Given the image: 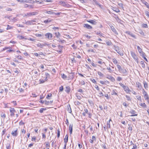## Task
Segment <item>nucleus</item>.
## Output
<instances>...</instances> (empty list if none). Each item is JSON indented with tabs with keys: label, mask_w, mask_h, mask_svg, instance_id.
<instances>
[{
	"label": "nucleus",
	"mask_w": 149,
	"mask_h": 149,
	"mask_svg": "<svg viewBox=\"0 0 149 149\" xmlns=\"http://www.w3.org/2000/svg\"><path fill=\"white\" fill-rule=\"evenodd\" d=\"M74 104L76 105H80L81 104V103L78 101H75L74 102Z\"/></svg>",
	"instance_id": "40"
},
{
	"label": "nucleus",
	"mask_w": 149,
	"mask_h": 149,
	"mask_svg": "<svg viewBox=\"0 0 149 149\" xmlns=\"http://www.w3.org/2000/svg\"><path fill=\"white\" fill-rule=\"evenodd\" d=\"M125 97L127 98V100L129 101H131V99L130 96H127V95H126Z\"/></svg>",
	"instance_id": "43"
},
{
	"label": "nucleus",
	"mask_w": 149,
	"mask_h": 149,
	"mask_svg": "<svg viewBox=\"0 0 149 149\" xmlns=\"http://www.w3.org/2000/svg\"><path fill=\"white\" fill-rule=\"evenodd\" d=\"M142 27L143 28H146L147 27V25L146 24H143L142 25Z\"/></svg>",
	"instance_id": "62"
},
{
	"label": "nucleus",
	"mask_w": 149,
	"mask_h": 149,
	"mask_svg": "<svg viewBox=\"0 0 149 149\" xmlns=\"http://www.w3.org/2000/svg\"><path fill=\"white\" fill-rule=\"evenodd\" d=\"M17 129L15 130H13L11 134L14 136H17L18 135Z\"/></svg>",
	"instance_id": "7"
},
{
	"label": "nucleus",
	"mask_w": 149,
	"mask_h": 149,
	"mask_svg": "<svg viewBox=\"0 0 149 149\" xmlns=\"http://www.w3.org/2000/svg\"><path fill=\"white\" fill-rule=\"evenodd\" d=\"M129 126L128 127V130L129 131H130V132H131V131L132 130V127L131 125H128Z\"/></svg>",
	"instance_id": "47"
},
{
	"label": "nucleus",
	"mask_w": 149,
	"mask_h": 149,
	"mask_svg": "<svg viewBox=\"0 0 149 149\" xmlns=\"http://www.w3.org/2000/svg\"><path fill=\"white\" fill-rule=\"evenodd\" d=\"M107 69L109 70V72L110 73H111L112 72V70L111 69L110 67H108L107 68Z\"/></svg>",
	"instance_id": "48"
},
{
	"label": "nucleus",
	"mask_w": 149,
	"mask_h": 149,
	"mask_svg": "<svg viewBox=\"0 0 149 149\" xmlns=\"http://www.w3.org/2000/svg\"><path fill=\"white\" fill-rule=\"evenodd\" d=\"M97 74L99 76L102 77H103L104 75L103 74L100 72H97Z\"/></svg>",
	"instance_id": "45"
},
{
	"label": "nucleus",
	"mask_w": 149,
	"mask_h": 149,
	"mask_svg": "<svg viewBox=\"0 0 149 149\" xmlns=\"http://www.w3.org/2000/svg\"><path fill=\"white\" fill-rule=\"evenodd\" d=\"M10 116L11 117H13L15 115V111L14 108L11 107H10Z\"/></svg>",
	"instance_id": "3"
},
{
	"label": "nucleus",
	"mask_w": 149,
	"mask_h": 149,
	"mask_svg": "<svg viewBox=\"0 0 149 149\" xmlns=\"http://www.w3.org/2000/svg\"><path fill=\"white\" fill-rule=\"evenodd\" d=\"M140 105L141 106H142L143 107L145 108L146 107V105L145 104V103H141L140 104Z\"/></svg>",
	"instance_id": "36"
},
{
	"label": "nucleus",
	"mask_w": 149,
	"mask_h": 149,
	"mask_svg": "<svg viewBox=\"0 0 149 149\" xmlns=\"http://www.w3.org/2000/svg\"><path fill=\"white\" fill-rule=\"evenodd\" d=\"M66 88L65 91L67 93H69L70 91V89L69 87L68 86H66Z\"/></svg>",
	"instance_id": "27"
},
{
	"label": "nucleus",
	"mask_w": 149,
	"mask_h": 149,
	"mask_svg": "<svg viewBox=\"0 0 149 149\" xmlns=\"http://www.w3.org/2000/svg\"><path fill=\"white\" fill-rule=\"evenodd\" d=\"M45 38L49 39H51L52 37V35L50 33H47L45 35Z\"/></svg>",
	"instance_id": "5"
},
{
	"label": "nucleus",
	"mask_w": 149,
	"mask_h": 149,
	"mask_svg": "<svg viewBox=\"0 0 149 149\" xmlns=\"http://www.w3.org/2000/svg\"><path fill=\"white\" fill-rule=\"evenodd\" d=\"M39 68H40V69H41V70H39V71L40 72L41 71L42 72H43L44 70V66L42 64L40 66H39Z\"/></svg>",
	"instance_id": "18"
},
{
	"label": "nucleus",
	"mask_w": 149,
	"mask_h": 149,
	"mask_svg": "<svg viewBox=\"0 0 149 149\" xmlns=\"http://www.w3.org/2000/svg\"><path fill=\"white\" fill-rule=\"evenodd\" d=\"M55 35L58 38H59L60 36V34L58 32L55 33Z\"/></svg>",
	"instance_id": "33"
},
{
	"label": "nucleus",
	"mask_w": 149,
	"mask_h": 149,
	"mask_svg": "<svg viewBox=\"0 0 149 149\" xmlns=\"http://www.w3.org/2000/svg\"><path fill=\"white\" fill-rule=\"evenodd\" d=\"M83 36L86 37L88 39H90L91 38V36H88L87 34H84Z\"/></svg>",
	"instance_id": "39"
},
{
	"label": "nucleus",
	"mask_w": 149,
	"mask_h": 149,
	"mask_svg": "<svg viewBox=\"0 0 149 149\" xmlns=\"http://www.w3.org/2000/svg\"><path fill=\"white\" fill-rule=\"evenodd\" d=\"M62 78L64 79H66L67 77L64 74H61Z\"/></svg>",
	"instance_id": "28"
},
{
	"label": "nucleus",
	"mask_w": 149,
	"mask_h": 149,
	"mask_svg": "<svg viewBox=\"0 0 149 149\" xmlns=\"http://www.w3.org/2000/svg\"><path fill=\"white\" fill-rule=\"evenodd\" d=\"M53 102V100L47 101L46 100L45 101V104L46 105H49L50 104H51Z\"/></svg>",
	"instance_id": "19"
},
{
	"label": "nucleus",
	"mask_w": 149,
	"mask_h": 149,
	"mask_svg": "<svg viewBox=\"0 0 149 149\" xmlns=\"http://www.w3.org/2000/svg\"><path fill=\"white\" fill-rule=\"evenodd\" d=\"M137 49L139 51V52L140 53H141L142 51V50L141 48L139 46H137Z\"/></svg>",
	"instance_id": "46"
},
{
	"label": "nucleus",
	"mask_w": 149,
	"mask_h": 149,
	"mask_svg": "<svg viewBox=\"0 0 149 149\" xmlns=\"http://www.w3.org/2000/svg\"><path fill=\"white\" fill-rule=\"evenodd\" d=\"M72 126H73L72 124H70V126H69V130H70V134H71L72 133Z\"/></svg>",
	"instance_id": "15"
},
{
	"label": "nucleus",
	"mask_w": 149,
	"mask_h": 149,
	"mask_svg": "<svg viewBox=\"0 0 149 149\" xmlns=\"http://www.w3.org/2000/svg\"><path fill=\"white\" fill-rule=\"evenodd\" d=\"M45 45L44 44H41L40 43H38V47H42L43 46H44Z\"/></svg>",
	"instance_id": "42"
},
{
	"label": "nucleus",
	"mask_w": 149,
	"mask_h": 149,
	"mask_svg": "<svg viewBox=\"0 0 149 149\" xmlns=\"http://www.w3.org/2000/svg\"><path fill=\"white\" fill-rule=\"evenodd\" d=\"M76 96L77 97V99H78L79 100H80L81 98V97L80 96L78 95L77 94H76Z\"/></svg>",
	"instance_id": "56"
},
{
	"label": "nucleus",
	"mask_w": 149,
	"mask_h": 149,
	"mask_svg": "<svg viewBox=\"0 0 149 149\" xmlns=\"http://www.w3.org/2000/svg\"><path fill=\"white\" fill-rule=\"evenodd\" d=\"M35 22L34 21H33V20L31 21H29L27 22V24H29V25H32V24L33 25V24H35Z\"/></svg>",
	"instance_id": "17"
},
{
	"label": "nucleus",
	"mask_w": 149,
	"mask_h": 149,
	"mask_svg": "<svg viewBox=\"0 0 149 149\" xmlns=\"http://www.w3.org/2000/svg\"><path fill=\"white\" fill-rule=\"evenodd\" d=\"M144 98L145 100H146L148 98H149V97L148 94L146 95H144Z\"/></svg>",
	"instance_id": "53"
},
{
	"label": "nucleus",
	"mask_w": 149,
	"mask_h": 149,
	"mask_svg": "<svg viewBox=\"0 0 149 149\" xmlns=\"http://www.w3.org/2000/svg\"><path fill=\"white\" fill-rule=\"evenodd\" d=\"M141 1L142 3L146 6L148 8H149V5L148 3L144 0H141Z\"/></svg>",
	"instance_id": "10"
},
{
	"label": "nucleus",
	"mask_w": 149,
	"mask_h": 149,
	"mask_svg": "<svg viewBox=\"0 0 149 149\" xmlns=\"http://www.w3.org/2000/svg\"><path fill=\"white\" fill-rule=\"evenodd\" d=\"M17 1L18 2H19L21 3H28L29 1L27 0H17Z\"/></svg>",
	"instance_id": "22"
},
{
	"label": "nucleus",
	"mask_w": 149,
	"mask_h": 149,
	"mask_svg": "<svg viewBox=\"0 0 149 149\" xmlns=\"http://www.w3.org/2000/svg\"><path fill=\"white\" fill-rule=\"evenodd\" d=\"M130 53L132 57L135 60V61H137V57L136 55L135 54V53L134 52H132V51H131L130 52Z\"/></svg>",
	"instance_id": "6"
},
{
	"label": "nucleus",
	"mask_w": 149,
	"mask_h": 149,
	"mask_svg": "<svg viewBox=\"0 0 149 149\" xmlns=\"http://www.w3.org/2000/svg\"><path fill=\"white\" fill-rule=\"evenodd\" d=\"M112 31L116 34H118L117 31H116L115 29H111Z\"/></svg>",
	"instance_id": "32"
},
{
	"label": "nucleus",
	"mask_w": 149,
	"mask_h": 149,
	"mask_svg": "<svg viewBox=\"0 0 149 149\" xmlns=\"http://www.w3.org/2000/svg\"><path fill=\"white\" fill-rule=\"evenodd\" d=\"M46 110V108H41L39 110V111L40 113H42L43 111Z\"/></svg>",
	"instance_id": "38"
},
{
	"label": "nucleus",
	"mask_w": 149,
	"mask_h": 149,
	"mask_svg": "<svg viewBox=\"0 0 149 149\" xmlns=\"http://www.w3.org/2000/svg\"><path fill=\"white\" fill-rule=\"evenodd\" d=\"M68 109L67 111L69 113H71L72 112V110L70 105V104H69V105L68 106Z\"/></svg>",
	"instance_id": "24"
},
{
	"label": "nucleus",
	"mask_w": 149,
	"mask_h": 149,
	"mask_svg": "<svg viewBox=\"0 0 149 149\" xmlns=\"http://www.w3.org/2000/svg\"><path fill=\"white\" fill-rule=\"evenodd\" d=\"M98 96L100 97H101L102 96H104V95L103 94V93L101 92H100L99 93V95H98Z\"/></svg>",
	"instance_id": "51"
},
{
	"label": "nucleus",
	"mask_w": 149,
	"mask_h": 149,
	"mask_svg": "<svg viewBox=\"0 0 149 149\" xmlns=\"http://www.w3.org/2000/svg\"><path fill=\"white\" fill-rule=\"evenodd\" d=\"M139 32L140 33L141 35H143L144 33L143 31L141 30H139Z\"/></svg>",
	"instance_id": "64"
},
{
	"label": "nucleus",
	"mask_w": 149,
	"mask_h": 149,
	"mask_svg": "<svg viewBox=\"0 0 149 149\" xmlns=\"http://www.w3.org/2000/svg\"><path fill=\"white\" fill-rule=\"evenodd\" d=\"M40 55H42L43 56H44V53H42V52H39V54H38V56H40Z\"/></svg>",
	"instance_id": "60"
},
{
	"label": "nucleus",
	"mask_w": 149,
	"mask_h": 149,
	"mask_svg": "<svg viewBox=\"0 0 149 149\" xmlns=\"http://www.w3.org/2000/svg\"><path fill=\"white\" fill-rule=\"evenodd\" d=\"M63 86H61L59 88V91H63Z\"/></svg>",
	"instance_id": "54"
},
{
	"label": "nucleus",
	"mask_w": 149,
	"mask_h": 149,
	"mask_svg": "<svg viewBox=\"0 0 149 149\" xmlns=\"http://www.w3.org/2000/svg\"><path fill=\"white\" fill-rule=\"evenodd\" d=\"M122 78L120 77H118L117 78V80L119 81H121L122 80Z\"/></svg>",
	"instance_id": "57"
},
{
	"label": "nucleus",
	"mask_w": 149,
	"mask_h": 149,
	"mask_svg": "<svg viewBox=\"0 0 149 149\" xmlns=\"http://www.w3.org/2000/svg\"><path fill=\"white\" fill-rule=\"evenodd\" d=\"M136 86L139 88H141L142 86L141 84L139 82H136Z\"/></svg>",
	"instance_id": "25"
},
{
	"label": "nucleus",
	"mask_w": 149,
	"mask_h": 149,
	"mask_svg": "<svg viewBox=\"0 0 149 149\" xmlns=\"http://www.w3.org/2000/svg\"><path fill=\"white\" fill-rule=\"evenodd\" d=\"M145 13L146 15L149 18V12L147 11H145Z\"/></svg>",
	"instance_id": "41"
},
{
	"label": "nucleus",
	"mask_w": 149,
	"mask_h": 149,
	"mask_svg": "<svg viewBox=\"0 0 149 149\" xmlns=\"http://www.w3.org/2000/svg\"><path fill=\"white\" fill-rule=\"evenodd\" d=\"M52 20L49 18H48L47 19L43 20V22L45 24H48Z\"/></svg>",
	"instance_id": "13"
},
{
	"label": "nucleus",
	"mask_w": 149,
	"mask_h": 149,
	"mask_svg": "<svg viewBox=\"0 0 149 149\" xmlns=\"http://www.w3.org/2000/svg\"><path fill=\"white\" fill-rule=\"evenodd\" d=\"M87 21L95 25L97 23L95 20H89Z\"/></svg>",
	"instance_id": "14"
},
{
	"label": "nucleus",
	"mask_w": 149,
	"mask_h": 149,
	"mask_svg": "<svg viewBox=\"0 0 149 149\" xmlns=\"http://www.w3.org/2000/svg\"><path fill=\"white\" fill-rule=\"evenodd\" d=\"M1 117H3L4 118H6V115L4 113H2L1 114Z\"/></svg>",
	"instance_id": "44"
},
{
	"label": "nucleus",
	"mask_w": 149,
	"mask_h": 149,
	"mask_svg": "<svg viewBox=\"0 0 149 149\" xmlns=\"http://www.w3.org/2000/svg\"><path fill=\"white\" fill-rule=\"evenodd\" d=\"M119 6L121 8H123V4L122 3H119L118 4Z\"/></svg>",
	"instance_id": "55"
},
{
	"label": "nucleus",
	"mask_w": 149,
	"mask_h": 149,
	"mask_svg": "<svg viewBox=\"0 0 149 149\" xmlns=\"http://www.w3.org/2000/svg\"><path fill=\"white\" fill-rule=\"evenodd\" d=\"M106 78L109 79H110L111 81L113 82L115 81L114 78L112 76L108 75Z\"/></svg>",
	"instance_id": "12"
},
{
	"label": "nucleus",
	"mask_w": 149,
	"mask_h": 149,
	"mask_svg": "<svg viewBox=\"0 0 149 149\" xmlns=\"http://www.w3.org/2000/svg\"><path fill=\"white\" fill-rule=\"evenodd\" d=\"M84 27H86L87 28H92V27L91 26L87 24H84Z\"/></svg>",
	"instance_id": "30"
},
{
	"label": "nucleus",
	"mask_w": 149,
	"mask_h": 149,
	"mask_svg": "<svg viewBox=\"0 0 149 149\" xmlns=\"http://www.w3.org/2000/svg\"><path fill=\"white\" fill-rule=\"evenodd\" d=\"M123 88L124 90L127 93H128L129 92H131V91L130 90L129 87L127 86H125Z\"/></svg>",
	"instance_id": "8"
},
{
	"label": "nucleus",
	"mask_w": 149,
	"mask_h": 149,
	"mask_svg": "<svg viewBox=\"0 0 149 149\" xmlns=\"http://www.w3.org/2000/svg\"><path fill=\"white\" fill-rule=\"evenodd\" d=\"M143 83L144 88H145L146 89L148 87L147 84V83L146 82L144 81Z\"/></svg>",
	"instance_id": "31"
},
{
	"label": "nucleus",
	"mask_w": 149,
	"mask_h": 149,
	"mask_svg": "<svg viewBox=\"0 0 149 149\" xmlns=\"http://www.w3.org/2000/svg\"><path fill=\"white\" fill-rule=\"evenodd\" d=\"M95 4L100 8H102V6L98 3L96 0H93Z\"/></svg>",
	"instance_id": "11"
},
{
	"label": "nucleus",
	"mask_w": 149,
	"mask_h": 149,
	"mask_svg": "<svg viewBox=\"0 0 149 149\" xmlns=\"http://www.w3.org/2000/svg\"><path fill=\"white\" fill-rule=\"evenodd\" d=\"M137 148V146L136 144H133V148L132 149H136Z\"/></svg>",
	"instance_id": "61"
},
{
	"label": "nucleus",
	"mask_w": 149,
	"mask_h": 149,
	"mask_svg": "<svg viewBox=\"0 0 149 149\" xmlns=\"http://www.w3.org/2000/svg\"><path fill=\"white\" fill-rule=\"evenodd\" d=\"M117 67L119 71L122 68L121 66L119 65H117Z\"/></svg>",
	"instance_id": "50"
},
{
	"label": "nucleus",
	"mask_w": 149,
	"mask_h": 149,
	"mask_svg": "<svg viewBox=\"0 0 149 149\" xmlns=\"http://www.w3.org/2000/svg\"><path fill=\"white\" fill-rule=\"evenodd\" d=\"M130 113L132 114V115L130 116H137L138 115L137 114H135L136 112L135 110H133V109H132L130 111Z\"/></svg>",
	"instance_id": "9"
},
{
	"label": "nucleus",
	"mask_w": 149,
	"mask_h": 149,
	"mask_svg": "<svg viewBox=\"0 0 149 149\" xmlns=\"http://www.w3.org/2000/svg\"><path fill=\"white\" fill-rule=\"evenodd\" d=\"M74 73L73 72H71L70 74L68 77L70 79H73L74 78Z\"/></svg>",
	"instance_id": "16"
},
{
	"label": "nucleus",
	"mask_w": 149,
	"mask_h": 149,
	"mask_svg": "<svg viewBox=\"0 0 149 149\" xmlns=\"http://www.w3.org/2000/svg\"><path fill=\"white\" fill-rule=\"evenodd\" d=\"M6 149H10V144H8L6 146Z\"/></svg>",
	"instance_id": "52"
},
{
	"label": "nucleus",
	"mask_w": 149,
	"mask_h": 149,
	"mask_svg": "<svg viewBox=\"0 0 149 149\" xmlns=\"http://www.w3.org/2000/svg\"><path fill=\"white\" fill-rule=\"evenodd\" d=\"M68 135L67 134L66 135L64 139V142L65 143L67 144L68 141Z\"/></svg>",
	"instance_id": "21"
},
{
	"label": "nucleus",
	"mask_w": 149,
	"mask_h": 149,
	"mask_svg": "<svg viewBox=\"0 0 149 149\" xmlns=\"http://www.w3.org/2000/svg\"><path fill=\"white\" fill-rule=\"evenodd\" d=\"M36 12H30L29 13L26 14L24 15L23 16L28 17L31 16L32 15H36Z\"/></svg>",
	"instance_id": "2"
},
{
	"label": "nucleus",
	"mask_w": 149,
	"mask_h": 149,
	"mask_svg": "<svg viewBox=\"0 0 149 149\" xmlns=\"http://www.w3.org/2000/svg\"><path fill=\"white\" fill-rule=\"evenodd\" d=\"M143 93L144 95L148 94L147 92L144 90V89H143Z\"/></svg>",
	"instance_id": "49"
},
{
	"label": "nucleus",
	"mask_w": 149,
	"mask_h": 149,
	"mask_svg": "<svg viewBox=\"0 0 149 149\" xmlns=\"http://www.w3.org/2000/svg\"><path fill=\"white\" fill-rule=\"evenodd\" d=\"M120 72L122 73L123 74H125L126 73L127 71L125 69L122 68L120 70Z\"/></svg>",
	"instance_id": "26"
},
{
	"label": "nucleus",
	"mask_w": 149,
	"mask_h": 149,
	"mask_svg": "<svg viewBox=\"0 0 149 149\" xmlns=\"http://www.w3.org/2000/svg\"><path fill=\"white\" fill-rule=\"evenodd\" d=\"M141 66L143 68H145V65L143 61H141Z\"/></svg>",
	"instance_id": "35"
},
{
	"label": "nucleus",
	"mask_w": 149,
	"mask_h": 149,
	"mask_svg": "<svg viewBox=\"0 0 149 149\" xmlns=\"http://www.w3.org/2000/svg\"><path fill=\"white\" fill-rule=\"evenodd\" d=\"M64 37L67 38H70V37L68 35H64Z\"/></svg>",
	"instance_id": "58"
},
{
	"label": "nucleus",
	"mask_w": 149,
	"mask_h": 149,
	"mask_svg": "<svg viewBox=\"0 0 149 149\" xmlns=\"http://www.w3.org/2000/svg\"><path fill=\"white\" fill-rule=\"evenodd\" d=\"M45 143H46V147L47 148V147L49 148V147H50V145L48 141L46 142Z\"/></svg>",
	"instance_id": "37"
},
{
	"label": "nucleus",
	"mask_w": 149,
	"mask_h": 149,
	"mask_svg": "<svg viewBox=\"0 0 149 149\" xmlns=\"http://www.w3.org/2000/svg\"><path fill=\"white\" fill-rule=\"evenodd\" d=\"M52 95L51 93H49L46 97V98L48 100H50V97L52 96Z\"/></svg>",
	"instance_id": "34"
},
{
	"label": "nucleus",
	"mask_w": 149,
	"mask_h": 149,
	"mask_svg": "<svg viewBox=\"0 0 149 149\" xmlns=\"http://www.w3.org/2000/svg\"><path fill=\"white\" fill-rule=\"evenodd\" d=\"M42 74L43 75V79H40V80L39 81L40 84L43 83L46 81L47 78V75H48V74L47 73H45L44 74Z\"/></svg>",
	"instance_id": "1"
},
{
	"label": "nucleus",
	"mask_w": 149,
	"mask_h": 149,
	"mask_svg": "<svg viewBox=\"0 0 149 149\" xmlns=\"http://www.w3.org/2000/svg\"><path fill=\"white\" fill-rule=\"evenodd\" d=\"M60 136V131L58 130L57 131V137L59 138Z\"/></svg>",
	"instance_id": "59"
},
{
	"label": "nucleus",
	"mask_w": 149,
	"mask_h": 149,
	"mask_svg": "<svg viewBox=\"0 0 149 149\" xmlns=\"http://www.w3.org/2000/svg\"><path fill=\"white\" fill-rule=\"evenodd\" d=\"M46 13L50 15H54V12L52 10L47 11Z\"/></svg>",
	"instance_id": "23"
},
{
	"label": "nucleus",
	"mask_w": 149,
	"mask_h": 149,
	"mask_svg": "<svg viewBox=\"0 0 149 149\" xmlns=\"http://www.w3.org/2000/svg\"><path fill=\"white\" fill-rule=\"evenodd\" d=\"M112 61L114 64H116L118 63L117 61L115 58H114L112 59Z\"/></svg>",
	"instance_id": "29"
},
{
	"label": "nucleus",
	"mask_w": 149,
	"mask_h": 149,
	"mask_svg": "<svg viewBox=\"0 0 149 149\" xmlns=\"http://www.w3.org/2000/svg\"><path fill=\"white\" fill-rule=\"evenodd\" d=\"M107 127L108 128H110L111 126H110V123L107 122Z\"/></svg>",
	"instance_id": "63"
},
{
	"label": "nucleus",
	"mask_w": 149,
	"mask_h": 149,
	"mask_svg": "<svg viewBox=\"0 0 149 149\" xmlns=\"http://www.w3.org/2000/svg\"><path fill=\"white\" fill-rule=\"evenodd\" d=\"M117 91L116 90H113L111 92V94L112 95H116L117 96H118V94L117 93H116Z\"/></svg>",
	"instance_id": "20"
},
{
	"label": "nucleus",
	"mask_w": 149,
	"mask_h": 149,
	"mask_svg": "<svg viewBox=\"0 0 149 149\" xmlns=\"http://www.w3.org/2000/svg\"><path fill=\"white\" fill-rule=\"evenodd\" d=\"M115 49L116 51L120 56H123V53L121 51V50L119 49L118 47H116L115 48Z\"/></svg>",
	"instance_id": "4"
}]
</instances>
